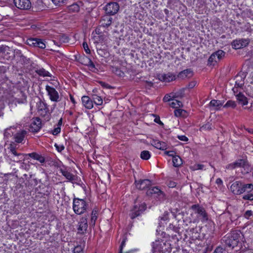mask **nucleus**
Returning <instances> with one entry per match:
<instances>
[{"label": "nucleus", "instance_id": "nucleus-36", "mask_svg": "<svg viewBox=\"0 0 253 253\" xmlns=\"http://www.w3.org/2000/svg\"><path fill=\"white\" fill-rule=\"evenodd\" d=\"M93 39L95 43H102L104 40V38L102 36L96 33L95 35H93Z\"/></svg>", "mask_w": 253, "mask_h": 253}, {"label": "nucleus", "instance_id": "nucleus-52", "mask_svg": "<svg viewBox=\"0 0 253 253\" xmlns=\"http://www.w3.org/2000/svg\"><path fill=\"white\" fill-rule=\"evenodd\" d=\"M253 214L251 211H246L244 214V217L246 218H249Z\"/></svg>", "mask_w": 253, "mask_h": 253}, {"label": "nucleus", "instance_id": "nucleus-30", "mask_svg": "<svg viewBox=\"0 0 253 253\" xmlns=\"http://www.w3.org/2000/svg\"><path fill=\"white\" fill-rule=\"evenodd\" d=\"M172 163L174 167H178L182 165V161L179 156L175 155L172 158Z\"/></svg>", "mask_w": 253, "mask_h": 253}, {"label": "nucleus", "instance_id": "nucleus-42", "mask_svg": "<svg viewBox=\"0 0 253 253\" xmlns=\"http://www.w3.org/2000/svg\"><path fill=\"white\" fill-rule=\"evenodd\" d=\"M74 253H84L83 248L81 245H78L75 247L74 251Z\"/></svg>", "mask_w": 253, "mask_h": 253}, {"label": "nucleus", "instance_id": "nucleus-37", "mask_svg": "<svg viewBox=\"0 0 253 253\" xmlns=\"http://www.w3.org/2000/svg\"><path fill=\"white\" fill-rule=\"evenodd\" d=\"M174 112L175 116L176 117H184L185 116L186 114V111L181 109H175Z\"/></svg>", "mask_w": 253, "mask_h": 253}, {"label": "nucleus", "instance_id": "nucleus-34", "mask_svg": "<svg viewBox=\"0 0 253 253\" xmlns=\"http://www.w3.org/2000/svg\"><path fill=\"white\" fill-rule=\"evenodd\" d=\"M140 157L142 160H147L150 158L151 154L149 151L144 150L141 152Z\"/></svg>", "mask_w": 253, "mask_h": 253}, {"label": "nucleus", "instance_id": "nucleus-57", "mask_svg": "<svg viewBox=\"0 0 253 253\" xmlns=\"http://www.w3.org/2000/svg\"><path fill=\"white\" fill-rule=\"evenodd\" d=\"M168 215H169V213L168 212H165L164 216L161 217V219L163 220H164V221H166V220H168V219H169Z\"/></svg>", "mask_w": 253, "mask_h": 253}, {"label": "nucleus", "instance_id": "nucleus-23", "mask_svg": "<svg viewBox=\"0 0 253 253\" xmlns=\"http://www.w3.org/2000/svg\"><path fill=\"white\" fill-rule=\"evenodd\" d=\"M174 80H175V76L170 73H169L167 74H164L161 77V79L159 78V80L168 83H169Z\"/></svg>", "mask_w": 253, "mask_h": 253}, {"label": "nucleus", "instance_id": "nucleus-63", "mask_svg": "<svg viewBox=\"0 0 253 253\" xmlns=\"http://www.w3.org/2000/svg\"><path fill=\"white\" fill-rule=\"evenodd\" d=\"M62 125V119L60 118L58 122V126H60Z\"/></svg>", "mask_w": 253, "mask_h": 253}, {"label": "nucleus", "instance_id": "nucleus-44", "mask_svg": "<svg viewBox=\"0 0 253 253\" xmlns=\"http://www.w3.org/2000/svg\"><path fill=\"white\" fill-rule=\"evenodd\" d=\"M54 146L56 148L57 151L59 152H61L65 148L63 144H58L55 143Z\"/></svg>", "mask_w": 253, "mask_h": 253}, {"label": "nucleus", "instance_id": "nucleus-60", "mask_svg": "<svg viewBox=\"0 0 253 253\" xmlns=\"http://www.w3.org/2000/svg\"><path fill=\"white\" fill-rule=\"evenodd\" d=\"M240 88L239 87H236L235 86L233 88L232 90L235 94L236 95L237 93H238V88Z\"/></svg>", "mask_w": 253, "mask_h": 253}, {"label": "nucleus", "instance_id": "nucleus-12", "mask_svg": "<svg viewBox=\"0 0 253 253\" xmlns=\"http://www.w3.org/2000/svg\"><path fill=\"white\" fill-rule=\"evenodd\" d=\"M15 6L22 10H28L31 7L30 0H14Z\"/></svg>", "mask_w": 253, "mask_h": 253}, {"label": "nucleus", "instance_id": "nucleus-8", "mask_svg": "<svg viewBox=\"0 0 253 253\" xmlns=\"http://www.w3.org/2000/svg\"><path fill=\"white\" fill-rule=\"evenodd\" d=\"M237 168H243L246 170V172H248L250 170L249 165L246 159H239L233 163H231L226 166V169H234Z\"/></svg>", "mask_w": 253, "mask_h": 253}, {"label": "nucleus", "instance_id": "nucleus-29", "mask_svg": "<svg viewBox=\"0 0 253 253\" xmlns=\"http://www.w3.org/2000/svg\"><path fill=\"white\" fill-rule=\"evenodd\" d=\"M98 212L97 211L93 209L91 212L90 224L94 226L95 224L96 220L97 218Z\"/></svg>", "mask_w": 253, "mask_h": 253}, {"label": "nucleus", "instance_id": "nucleus-7", "mask_svg": "<svg viewBox=\"0 0 253 253\" xmlns=\"http://www.w3.org/2000/svg\"><path fill=\"white\" fill-rule=\"evenodd\" d=\"M195 214L198 215V218L203 222H206L208 220V215L205 209L198 204L193 205L191 207Z\"/></svg>", "mask_w": 253, "mask_h": 253}, {"label": "nucleus", "instance_id": "nucleus-38", "mask_svg": "<svg viewBox=\"0 0 253 253\" xmlns=\"http://www.w3.org/2000/svg\"><path fill=\"white\" fill-rule=\"evenodd\" d=\"M146 142L148 144H150L154 148L156 149L158 148V141L157 139L150 138L146 140Z\"/></svg>", "mask_w": 253, "mask_h": 253}, {"label": "nucleus", "instance_id": "nucleus-54", "mask_svg": "<svg viewBox=\"0 0 253 253\" xmlns=\"http://www.w3.org/2000/svg\"><path fill=\"white\" fill-rule=\"evenodd\" d=\"M126 242V239L125 238L123 239V240L122 241V242L121 243V246L120 247V252H122L123 251V249L124 247L125 246Z\"/></svg>", "mask_w": 253, "mask_h": 253}, {"label": "nucleus", "instance_id": "nucleus-13", "mask_svg": "<svg viewBox=\"0 0 253 253\" xmlns=\"http://www.w3.org/2000/svg\"><path fill=\"white\" fill-rule=\"evenodd\" d=\"M27 43L30 46L38 47L42 49L45 48V44L41 39L37 38H30L27 40Z\"/></svg>", "mask_w": 253, "mask_h": 253}, {"label": "nucleus", "instance_id": "nucleus-10", "mask_svg": "<svg viewBox=\"0 0 253 253\" xmlns=\"http://www.w3.org/2000/svg\"><path fill=\"white\" fill-rule=\"evenodd\" d=\"M250 42L249 39H239L233 40L231 42L233 48L235 49L243 48L247 46Z\"/></svg>", "mask_w": 253, "mask_h": 253}, {"label": "nucleus", "instance_id": "nucleus-17", "mask_svg": "<svg viewBox=\"0 0 253 253\" xmlns=\"http://www.w3.org/2000/svg\"><path fill=\"white\" fill-rule=\"evenodd\" d=\"M246 78V75L243 73H240L238 74L235 77V86L242 88L244 85V80Z\"/></svg>", "mask_w": 253, "mask_h": 253}, {"label": "nucleus", "instance_id": "nucleus-45", "mask_svg": "<svg viewBox=\"0 0 253 253\" xmlns=\"http://www.w3.org/2000/svg\"><path fill=\"white\" fill-rule=\"evenodd\" d=\"M88 66L89 67L90 70L93 72H96L97 70L95 67V65L90 60L88 62Z\"/></svg>", "mask_w": 253, "mask_h": 253}, {"label": "nucleus", "instance_id": "nucleus-28", "mask_svg": "<svg viewBox=\"0 0 253 253\" xmlns=\"http://www.w3.org/2000/svg\"><path fill=\"white\" fill-rule=\"evenodd\" d=\"M158 192V187L157 186L149 187L147 190L146 194L149 196H152L153 195H155L156 197H157Z\"/></svg>", "mask_w": 253, "mask_h": 253}, {"label": "nucleus", "instance_id": "nucleus-24", "mask_svg": "<svg viewBox=\"0 0 253 253\" xmlns=\"http://www.w3.org/2000/svg\"><path fill=\"white\" fill-rule=\"evenodd\" d=\"M112 21V18L109 15L103 16L101 20V24L104 27L110 26Z\"/></svg>", "mask_w": 253, "mask_h": 253}, {"label": "nucleus", "instance_id": "nucleus-32", "mask_svg": "<svg viewBox=\"0 0 253 253\" xmlns=\"http://www.w3.org/2000/svg\"><path fill=\"white\" fill-rule=\"evenodd\" d=\"M210 104V106L215 107L216 109H218L222 106V103L221 101L215 99L211 100Z\"/></svg>", "mask_w": 253, "mask_h": 253}, {"label": "nucleus", "instance_id": "nucleus-59", "mask_svg": "<svg viewBox=\"0 0 253 253\" xmlns=\"http://www.w3.org/2000/svg\"><path fill=\"white\" fill-rule=\"evenodd\" d=\"M216 183L218 185H222L223 184V182H222V180L221 178H218L216 179V181H215Z\"/></svg>", "mask_w": 253, "mask_h": 253}, {"label": "nucleus", "instance_id": "nucleus-2", "mask_svg": "<svg viewBox=\"0 0 253 253\" xmlns=\"http://www.w3.org/2000/svg\"><path fill=\"white\" fill-rule=\"evenodd\" d=\"M253 188L252 183L245 184L241 181L234 182L230 186L231 191L235 195H241Z\"/></svg>", "mask_w": 253, "mask_h": 253}, {"label": "nucleus", "instance_id": "nucleus-46", "mask_svg": "<svg viewBox=\"0 0 253 253\" xmlns=\"http://www.w3.org/2000/svg\"><path fill=\"white\" fill-rule=\"evenodd\" d=\"M52 1L55 5L60 6L65 3L66 0H52Z\"/></svg>", "mask_w": 253, "mask_h": 253}, {"label": "nucleus", "instance_id": "nucleus-5", "mask_svg": "<svg viewBox=\"0 0 253 253\" xmlns=\"http://www.w3.org/2000/svg\"><path fill=\"white\" fill-rule=\"evenodd\" d=\"M37 108L39 115L44 118L45 122H48L50 119V112L48 106L44 102L41 100L37 103Z\"/></svg>", "mask_w": 253, "mask_h": 253}, {"label": "nucleus", "instance_id": "nucleus-20", "mask_svg": "<svg viewBox=\"0 0 253 253\" xmlns=\"http://www.w3.org/2000/svg\"><path fill=\"white\" fill-rule=\"evenodd\" d=\"M60 173L69 181L75 180V176L66 169H60Z\"/></svg>", "mask_w": 253, "mask_h": 253}, {"label": "nucleus", "instance_id": "nucleus-39", "mask_svg": "<svg viewBox=\"0 0 253 253\" xmlns=\"http://www.w3.org/2000/svg\"><path fill=\"white\" fill-rule=\"evenodd\" d=\"M236 107V103L235 101L230 100H228L226 104L223 106L224 108L231 107L232 108H235Z\"/></svg>", "mask_w": 253, "mask_h": 253}, {"label": "nucleus", "instance_id": "nucleus-19", "mask_svg": "<svg viewBox=\"0 0 253 253\" xmlns=\"http://www.w3.org/2000/svg\"><path fill=\"white\" fill-rule=\"evenodd\" d=\"M83 105L88 109H91L93 105V102L87 96H84L82 98Z\"/></svg>", "mask_w": 253, "mask_h": 253}, {"label": "nucleus", "instance_id": "nucleus-62", "mask_svg": "<svg viewBox=\"0 0 253 253\" xmlns=\"http://www.w3.org/2000/svg\"><path fill=\"white\" fill-rule=\"evenodd\" d=\"M29 167V165H27L24 163H23L21 166V167L24 169H28Z\"/></svg>", "mask_w": 253, "mask_h": 253}, {"label": "nucleus", "instance_id": "nucleus-3", "mask_svg": "<svg viewBox=\"0 0 253 253\" xmlns=\"http://www.w3.org/2000/svg\"><path fill=\"white\" fill-rule=\"evenodd\" d=\"M146 205L145 203L142 202L137 199L134 202L132 208L130 210L129 216L133 219L137 216H140L146 210Z\"/></svg>", "mask_w": 253, "mask_h": 253}, {"label": "nucleus", "instance_id": "nucleus-47", "mask_svg": "<svg viewBox=\"0 0 253 253\" xmlns=\"http://www.w3.org/2000/svg\"><path fill=\"white\" fill-rule=\"evenodd\" d=\"M83 46L84 48V50L85 51V52L87 53V54H90V50L88 47V46L87 45V43L86 42H84L83 43Z\"/></svg>", "mask_w": 253, "mask_h": 253}, {"label": "nucleus", "instance_id": "nucleus-15", "mask_svg": "<svg viewBox=\"0 0 253 253\" xmlns=\"http://www.w3.org/2000/svg\"><path fill=\"white\" fill-rule=\"evenodd\" d=\"M88 227L87 218L85 217H82L79 223H78V233L79 234H84V233Z\"/></svg>", "mask_w": 253, "mask_h": 253}, {"label": "nucleus", "instance_id": "nucleus-14", "mask_svg": "<svg viewBox=\"0 0 253 253\" xmlns=\"http://www.w3.org/2000/svg\"><path fill=\"white\" fill-rule=\"evenodd\" d=\"M119 4L115 2L108 3L105 6V11L109 15H114L119 10Z\"/></svg>", "mask_w": 253, "mask_h": 253}, {"label": "nucleus", "instance_id": "nucleus-27", "mask_svg": "<svg viewBox=\"0 0 253 253\" xmlns=\"http://www.w3.org/2000/svg\"><path fill=\"white\" fill-rule=\"evenodd\" d=\"M32 158L40 162L41 163H43L45 162V159L42 156L39 155L36 153H32L28 154Z\"/></svg>", "mask_w": 253, "mask_h": 253}, {"label": "nucleus", "instance_id": "nucleus-56", "mask_svg": "<svg viewBox=\"0 0 253 253\" xmlns=\"http://www.w3.org/2000/svg\"><path fill=\"white\" fill-rule=\"evenodd\" d=\"M196 84V82L195 81H192L189 83L188 87L189 88H193Z\"/></svg>", "mask_w": 253, "mask_h": 253}, {"label": "nucleus", "instance_id": "nucleus-11", "mask_svg": "<svg viewBox=\"0 0 253 253\" xmlns=\"http://www.w3.org/2000/svg\"><path fill=\"white\" fill-rule=\"evenodd\" d=\"M45 90L51 101L56 102L60 101L59 94L54 87L47 85Z\"/></svg>", "mask_w": 253, "mask_h": 253}, {"label": "nucleus", "instance_id": "nucleus-25", "mask_svg": "<svg viewBox=\"0 0 253 253\" xmlns=\"http://www.w3.org/2000/svg\"><path fill=\"white\" fill-rule=\"evenodd\" d=\"M253 186V188L249 190L248 192H244L243 193L244 195L242 196V199L244 200H248L250 201H253V184H252Z\"/></svg>", "mask_w": 253, "mask_h": 253}, {"label": "nucleus", "instance_id": "nucleus-21", "mask_svg": "<svg viewBox=\"0 0 253 253\" xmlns=\"http://www.w3.org/2000/svg\"><path fill=\"white\" fill-rule=\"evenodd\" d=\"M27 131L22 130L15 134L14 137L15 142L19 143H21L27 134Z\"/></svg>", "mask_w": 253, "mask_h": 253}, {"label": "nucleus", "instance_id": "nucleus-6", "mask_svg": "<svg viewBox=\"0 0 253 253\" xmlns=\"http://www.w3.org/2000/svg\"><path fill=\"white\" fill-rule=\"evenodd\" d=\"M226 52L222 50L218 49L213 52L208 60L207 65L209 66H214L225 57Z\"/></svg>", "mask_w": 253, "mask_h": 253}, {"label": "nucleus", "instance_id": "nucleus-48", "mask_svg": "<svg viewBox=\"0 0 253 253\" xmlns=\"http://www.w3.org/2000/svg\"><path fill=\"white\" fill-rule=\"evenodd\" d=\"M160 147H159V150H162L166 151L167 149H168L167 145L165 142H160Z\"/></svg>", "mask_w": 253, "mask_h": 253}, {"label": "nucleus", "instance_id": "nucleus-18", "mask_svg": "<svg viewBox=\"0 0 253 253\" xmlns=\"http://www.w3.org/2000/svg\"><path fill=\"white\" fill-rule=\"evenodd\" d=\"M237 100L238 103L242 106L246 105L248 103V98L241 92H239L235 95Z\"/></svg>", "mask_w": 253, "mask_h": 253}, {"label": "nucleus", "instance_id": "nucleus-26", "mask_svg": "<svg viewBox=\"0 0 253 253\" xmlns=\"http://www.w3.org/2000/svg\"><path fill=\"white\" fill-rule=\"evenodd\" d=\"M43 118V120H42V119L40 118L39 117L33 118L32 119L31 124L34 126H43L45 125V123L46 122L44 120V118Z\"/></svg>", "mask_w": 253, "mask_h": 253}, {"label": "nucleus", "instance_id": "nucleus-53", "mask_svg": "<svg viewBox=\"0 0 253 253\" xmlns=\"http://www.w3.org/2000/svg\"><path fill=\"white\" fill-rule=\"evenodd\" d=\"M213 253H223V249L220 247H218L215 249Z\"/></svg>", "mask_w": 253, "mask_h": 253}, {"label": "nucleus", "instance_id": "nucleus-41", "mask_svg": "<svg viewBox=\"0 0 253 253\" xmlns=\"http://www.w3.org/2000/svg\"><path fill=\"white\" fill-rule=\"evenodd\" d=\"M38 73L40 76H42L43 77H49L50 76L49 73L43 69H40L38 71Z\"/></svg>", "mask_w": 253, "mask_h": 253}, {"label": "nucleus", "instance_id": "nucleus-40", "mask_svg": "<svg viewBox=\"0 0 253 253\" xmlns=\"http://www.w3.org/2000/svg\"><path fill=\"white\" fill-rule=\"evenodd\" d=\"M152 252L153 253H158V241L156 240L155 242L152 243Z\"/></svg>", "mask_w": 253, "mask_h": 253}, {"label": "nucleus", "instance_id": "nucleus-35", "mask_svg": "<svg viewBox=\"0 0 253 253\" xmlns=\"http://www.w3.org/2000/svg\"><path fill=\"white\" fill-rule=\"evenodd\" d=\"M92 99L94 103L97 105H101L103 103L102 98L97 95H93L92 96Z\"/></svg>", "mask_w": 253, "mask_h": 253}, {"label": "nucleus", "instance_id": "nucleus-49", "mask_svg": "<svg viewBox=\"0 0 253 253\" xmlns=\"http://www.w3.org/2000/svg\"><path fill=\"white\" fill-rule=\"evenodd\" d=\"M61 131V127H55L52 131V134L55 135L60 133Z\"/></svg>", "mask_w": 253, "mask_h": 253}, {"label": "nucleus", "instance_id": "nucleus-33", "mask_svg": "<svg viewBox=\"0 0 253 253\" xmlns=\"http://www.w3.org/2000/svg\"><path fill=\"white\" fill-rule=\"evenodd\" d=\"M169 104L171 107L174 108H177L182 106V102L176 99L171 100Z\"/></svg>", "mask_w": 253, "mask_h": 253}, {"label": "nucleus", "instance_id": "nucleus-1", "mask_svg": "<svg viewBox=\"0 0 253 253\" xmlns=\"http://www.w3.org/2000/svg\"><path fill=\"white\" fill-rule=\"evenodd\" d=\"M89 208V203L85 199L74 198L73 199L72 209L76 214L81 215L86 213Z\"/></svg>", "mask_w": 253, "mask_h": 253}, {"label": "nucleus", "instance_id": "nucleus-50", "mask_svg": "<svg viewBox=\"0 0 253 253\" xmlns=\"http://www.w3.org/2000/svg\"><path fill=\"white\" fill-rule=\"evenodd\" d=\"M177 138L181 141L187 142L188 140V138L185 135H178Z\"/></svg>", "mask_w": 253, "mask_h": 253}, {"label": "nucleus", "instance_id": "nucleus-51", "mask_svg": "<svg viewBox=\"0 0 253 253\" xmlns=\"http://www.w3.org/2000/svg\"><path fill=\"white\" fill-rule=\"evenodd\" d=\"M29 130L34 133L39 132L41 127H30Z\"/></svg>", "mask_w": 253, "mask_h": 253}, {"label": "nucleus", "instance_id": "nucleus-64", "mask_svg": "<svg viewBox=\"0 0 253 253\" xmlns=\"http://www.w3.org/2000/svg\"><path fill=\"white\" fill-rule=\"evenodd\" d=\"M203 167H204V166L202 165H198L197 166V169H203Z\"/></svg>", "mask_w": 253, "mask_h": 253}, {"label": "nucleus", "instance_id": "nucleus-55", "mask_svg": "<svg viewBox=\"0 0 253 253\" xmlns=\"http://www.w3.org/2000/svg\"><path fill=\"white\" fill-rule=\"evenodd\" d=\"M176 185V183L173 181H169L168 183V186L170 188H173Z\"/></svg>", "mask_w": 253, "mask_h": 253}, {"label": "nucleus", "instance_id": "nucleus-9", "mask_svg": "<svg viewBox=\"0 0 253 253\" xmlns=\"http://www.w3.org/2000/svg\"><path fill=\"white\" fill-rule=\"evenodd\" d=\"M9 149L11 153L9 156L11 160L16 163L24 161L25 158L24 154L17 153L15 148L12 145H10Z\"/></svg>", "mask_w": 253, "mask_h": 253}, {"label": "nucleus", "instance_id": "nucleus-58", "mask_svg": "<svg viewBox=\"0 0 253 253\" xmlns=\"http://www.w3.org/2000/svg\"><path fill=\"white\" fill-rule=\"evenodd\" d=\"M163 100L164 101L167 102V101H171V99L170 98V96H169V95H166L164 97Z\"/></svg>", "mask_w": 253, "mask_h": 253}, {"label": "nucleus", "instance_id": "nucleus-22", "mask_svg": "<svg viewBox=\"0 0 253 253\" xmlns=\"http://www.w3.org/2000/svg\"><path fill=\"white\" fill-rule=\"evenodd\" d=\"M192 76V71L190 69L184 70L178 73L177 78L184 79L185 78H190Z\"/></svg>", "mask_w": 253, "mask_h": 253}, {"label": "nucleus", "instance_id": "nucleus-4", "mask_svg": "<svg viewBox=\"0 0 253 253\" xmlns=\"http://www.w3.org/2000/svg\"><path fill=\"white\" fill-rule=\"evenodd\" d=\"M242 236L240 231H234L230 235L224 237L223 241L227 246L233 248L238 245Z\"/></svg>", "mask_w": 253, "mask_h": 253}, {"label": "nucleus", "instance_id": "nucleus-43", "mask_svg": "<svg viewBox=\"0 0 253 253\" xmlns=\"http://www.w3.org/2000/svg\"><path fill=\"white\" fill-rule=\"evenodd\" d=\"M164 155L172 157V158L175 156V152L172 150H168L167 149L164 151Z\"/></svg>", "mask_w": 253, "mask_h": 253}, {"label": "nucleus", "instance_id": "nucleus-61", "mask_svg": "<svg viewBox=\"0 0 253 253\" xmlns=\"http://www.w3.org/2000/svg\"><path fill=\"white\" fill-rule=\"evenodd\" d=\"M248 132L253 133V127H244Z\"/></svg>", "mask_w": 253, "mask_h": 253}, {"label": "nucleus", "instance_id": "nucleus-16", "mask_svg": "<svg viewBox=\"0 0 253 253\" xmlns=\"http://www.w3.org/2000/svg\"><path fill=\"white\" fill-rule=\"evenodd\" d=\"M136 186L140 190H147L151 186V181L149 179H143L135 182Z\"/></svg>", "mask_w": 253, "mask_h": 253}, {"label": "nucleus", "instance_id": "nucleus-31", "mask_svg": "<svg viewBox=\"0 0 253 253\" xmlns=\"http://www.w3.org/2000/svg\"><path fill=\"white\" fill-rule=\"evenodd\" d=\"M80 5L77 3H75L68 7V11L69 12H78L80 10Z\"/></svg>", "mask_w": 253, "mask_h": 253}]
</instances>
